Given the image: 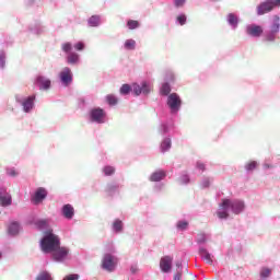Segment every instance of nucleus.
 <instances>
[{"label":"nucleus","mask_w":280,"mask_h":280,"mask_svg":"<svg viewBox=\"0 0 280 280\" xmlns=\"http://www.w3.org/2000/svg\"><path fill=\"white\" fill-rule=\"evenodd\" d=\"M50 253H52V259L54 261H65V259H67V257H69V248L68 247H61L60 245L58 247H56L54 250H51Z\"/></svg>","instance_id":"4"},{"label":"nucleus","mask_w":280,"mask_h":280,"mask_svg":"<svg viewBox=\"0 0 280 280\" xmlns=\"http://www.w3.org/2000/svg\"><path fill=\"white\" fill-rule=\"evenodd\" d=\"M113 229H114V231H116V233H120V231L124 229V223L121 222V220L117 219L113 223Z\"/></svg>","instance_id":"28"},{"label":"nucleus","mask_w":280,"mask_h":280,"mask_svg":"<svg viewBox=\"0 0 280 280\" xmlns=\"http://www.w3.org/2000/svg\"><path fill=\"white\" fill-rule=\"evenodd\" d=\"M167 176V173L165 171H156L150 176L151 183H159L160 180H163Z\"/></svg>","instance_id":"16"},{"label":"nucleus","mask_w":280,"mask_h":280,"mask_svg":"<svg viewBox=\"0 0 280 280\" xmlns=\"http://www.w3.org/2000/svg\"><path fill=\"white\" fill-rule=\"evenodd\" d=\"M203 187H209V182H206V184L203 185Z\"/></svg>","instance_id":"51"},{"label":"nucleus","mask_w":280,"mask_h":280,"mask_svg":"<svg viewBox=\"0 0 280 280\" xmlns=\"http://www.w3.org/2000/svg\"><path fill=\"white\" fill-rule=\"evenodd\" d=\"M37 84L40 90L47 91V89H49L51 86V80L46 79L44 77H38Z\"/></svg>","instance_id":"15"},{"label":"nucleus","mask_w":280,"mask_h":280,"mask_svg":"<svg viewBox=\"0 0 280 280\" xmlns=\"http://www.w3.org/2000/svg\"><path fill=\"white\" fill-rule=\"evenodd\" d=\"M61 213L66 220H73V215H75V209H73V206L67 203L62 207Z\"/></svg>","instance_id":"13"},{"label":"nucleus","mask_w":280,"mask_h":280,"mask_svg":"<svg viewBox=\"0 0 280 280\" xmlns=\"http://www.w3.org/2000/svg\"><path fill=\"white\" fill-rule=\"evenodd\" d=\"M90 27H97L100 25V15H92L89 19Z\"/></svg>","instance_id":"24"},{"label":"nucleus","mask_w":280,"mask_h":280,"mask_svg":"<svg viewBox=\"0 0 280 280\" xmlns=\"http://www.w3.org/2000/svg\"><path fill=\"white\" fill-rule=\"evenodd\" d=\"M67 60H68L69 65H75L78 62V60H80V56L75 52H70L68 55Z\"/></svg>","instance_id":"22"},{"label":"nucleus","mask_w":280,"mask_h":280,"mask_svg":"<svg viewBox=\"0 0 280 280\" xmlns=\"http://www.w3.org/2000/svg\"><path fill=\"white\" fill-rule=\"evenodd\" d=\"M199 255L206 264H209L210 266L213 264V256L205 247L199 248Z\"/></svg>","instance_id":"14"},{"label":"nucleus","mask_w":280,"mask_h":280,"mask_svg":"<svg viewBox=\"0 0 280 280\" xmlns=\"http://www.w3.org/2000/svg\"><path fill=\"white\" fill-rule=\"evenodd\" d=\"M183 279V272H177L175 276H174V280H180Z\"/></svg>","instance_id":"46"},{"label":"nucleus","mask_w":280,"mask_h":280,"mask_svg":"<svg viewBox=\"0 0 280 280\" xmlns=\"http://www.w3.org/2000/svg\"><path fill=\"white\" fill-rule=\"evenodd\" d=\"M59 78L65 86H69L73 82V72L69 67H66L60 71Z\"/></svg>","instance_id":"5"},{"label":"nucleus","mask_w":280,"mask_h":280,"mask_svg":"<svg viewBox=\"0 0 280 280\" xmlns=\"http://www.w3.org/2000/svg\"><path fill=\"white\" fill-rule=\"evenodd\" d=\"M37 224L40 229H45V226H47V221L46 220H40V221L37 222Z\"/></svg>","instance_id":"44"},{"label":"nucleus","mask_w":280,"mask_h":280,"mask_svg":"<svg viewBox=\"0 0 280 280\" xmlns=\"http://www.w3.org/2000/svg\"><path fill=\"white\" fill-rule=\"evenodd\" d=\"M280 30V18L279 15H273V24L271 25V34H278Z\"/></svg>","instance_id":"20"},{"label":"nucleus","mask_w":280,"mask_h":280,"mask_svg":"<svg viewBox=\"0 0 280 280\" xmlns=\"http://www.w3.org/2000/svg\"><path fill=\"white\" fill-rule=\"evenodd\" d=\"M103 173L105 176H113L115 174V167L114 166H105L103 167Z\"/></svg>","instance_id":"31"},{"label":"nucleus","mask_w":280,"mask_h":280,"mask_svg":"<svg viewBox=\"0 0 280 280\" xmlns=\"http://www.w3.org/2000/svg\"><path fill=\"white\" fill-rule=\"evenodd\" d=\"M106 102H107V104H109V106H116V104L119 102V100H117L115 95L108 94L106 96Z\"/></svg>","instance_id":"27"},{"label":"nucleus","mask_w":280,"mask_h":280,"mask_svg":"<svg viewBox=\"0 0 280 280\" xmlns=\"http://www.w3.org/2000/svg\"><path fill=\"white\" fill-rule=\"evenodd\" d=\"M228 22L233 26V27H237V16L233 13H230L228 15Z\"/></svg>","instance_id":"29"},{"label":"nucleus","mask_w":280,"mask_h":280,"mask_svg":"<svg viewBox=\"0 0 280 280\" xmlns=\"http://www.w3.org/2000/svg\"><path fill=\"white\" fill-rule=\"evenodd\" d=\"M0 60H2V61H3V56H0Z\"/></svg>","instance_id":"53"},{"label":"nucleus","mask_w":280,"mask_h":280,"mask_svg":"<svg viewBox=\"0 0 280 280\" xmlns=\"http://www.w3.org/2000/svg\"><path fill=\"white\" fill-rule=\"evenodd\" d=\"M35 280H54L49 271H40Z\"/></svg>","instance_id":"21"},{"label":"nucleus","mask_w":280,"mask_h":280,"mask_svg":"<svg viewBox=\"0 0 280 280\" xmlns=\"http://www.w3.org/2000/svg\"><path fill=\"white\" fill-rule=\"evenodd\" d=\"M177 268H180L182 264L180 262H176Z\"/></svg>","instance_id":"52"},{"label":"nucleus","mask_w":280,"mask_h":280,"mask_svg":"<svg viewBox=\"0 0 280 280\" xmlns=\"http://www.w3.org/2000/svg\"><path fill=\"white\" fill-rule=\"evenodd\" d=\"M245 168L247 170V172H253V170L257 168V162L252 161V162L247 163L245 165Z\"/></svg>","instance_id":"34"},{"label":"nucleus","mask_w":280,"mask_h":280,"mask_svg":"<svg viewBox=\"0 0 280 280\" xmlns=\"http://www.w3.org/2000/svg\"><path fill=\"white\" fill-rule=\"evenodd\" d=\"M140 89L143 95H148V93H150V85H148L147 82H142V85L140 86Z\"/></svg>","instance_id":"35"},{"label":"nucleus","mask_w":280,"mask_h":280,"mask_svg":"<svg viewBox=\"0 0 280 280\" xmlns=\"http://www.w3.org/2000/svg\"><path fill=\"white\" fill-rule=\"evenodd\" d=\"M9 176H18L19 173H16V171L11 170L8 172Z\"/></svg>","instance_id":"48"},{"label":"nucleus","mask_w":280,"mask_h":280,"mask_svg":"<svg viewBox=\"0 0 280 280\" xmlns=\"http://www.w3.org/2000/svg\"><path fill=\"white\" fill-rule=\"evenodd\" d=\"M140 23H139V21H137V20H128L127 21V27L129 28V30H137V28H139L140 27Z\"/></svg>","instance_id":"26"},{"label":"nucleus","mask_w":280,"mask_h":280,"mask_svg":"<svg viewBox=\"0 0 280 280\" xmlns=\"http://www.w3.org/2000/svg\"><path fill=\"white\" fill-rule=\"evenodd\" d=\"M275 8H277L275 0H266L265 2H261L257 7V14L258 16H264V14H268V12H272Z\"/></svg>","instance_id":"3"},{"label":"nucleus","mask_w":280,"mask_h":280,"mask_svg":"<svg viewBox=\"0 0 280 280\" xmlns=\"http://www.w3.org/2000/svg\"><path fill=\"white\" fill-rule=\"evenodd\" d=\"M119 191V184L109 183L105 188V192L107 196H113V194H117Z\"/></svg>","instance_id":"18"},{"label":"nucleus","mask_w":280,"mask_h":280,"mask_svg":"<svg viewBox=\"0 0 280 280\" xmlns=\"http://www.w3.org/2000/svg\"><path fill=\"white\" fill-rule=\"evenodd\" d=\"M170 148H172V140L170 138H166L161 143V150H162V152H167V150H170Z\"/></svg>","instance_id":"23"},{"label":"nucleus","mask_w":280,"mask_h":280,"mask_svg":"<svg viewBox=\"0 0 280 280\" xmlns=\"http://www.w3.org/2000/svg\"><path fill=\"white\" fill-rule=\"evenodd\" d=\"M19 231H21V225H19V222H12L8 228L9 235H19Z\"/></svg>","instance_id":"19"},{"label":"nucleus","mask_w":280,"mask_h":280,"mask_svg":"<svg viewBox=\"0 0 280 280\" xmlns=\"http://www.w3.org/2000/svg\"><path fill=\"white\" fill-rule=\"evenodd\" d=\"M183 5H185V0H175L176 8H183Z\"/></svg>","instance_id":"43"},{"label":"nucleus","mask_w":280,"mask_h":280,"mask_svg":"<svg viewBox=\"0 0 280 280\" xmlns=\"http://www.w3.org/2000/svg\"><path fill=\"white\" fill-rule=\"evenodd\" d=\"M267 40H270V42L275 40V36H268Z\"/></svg>","instance_id":"49"},{"label":"nucleus","mask_w":280,"mask_h":280,"mask_svg":"<svg viewBox=\"0 0 280 280\" xmlns=\"http://www.w3.org/2000/svg\"><path fill=\"white\" fill-rule=\"evenodd\" d=\"M217 215L221 220H224V219L229 218V212L228 211H219V212H217Z\"/></svg>","instance_id":"41"},{"label":"nucleus","mask_w":280,"mask_h":280,"mask_svg":"<svg viewBox=\"0 0 280 280\" xmlns=\"http://www.w3.org/2000/svg\"><path fill=\"white\" fill-rule=\"evenodd\" d=\"M207 242V236L205 233H199L197 235V244H205Z\"/></svg>","instance_id":"36"},{"label":"nucleus","mask_w":280,"mask_h":280,"mask_svg":"<svg viewBox=\"0 0 280 280\" xmlns=\"http://www.w3.org/2000/svg\"><path fill=\"white\" fill-rule=\"evenodd\" d=\"M187 226H189V223L187 221H179L177 223V229H179V231H185Z\"/></svg>","instance_id":"38"},{"label":"nucleus","mask_w":280,"mask_h":280,"mask_svg":"<svg viewBox=\"0 0 280 280\" xmlns=\"http://www.w3.org/2000/svg\"><path fill=\"white\" fill-rule=\"evenodd\" d=\"M102 266L104 270H107V272H113V270H115V266H117V261L113 255L106 254L103 258Z\"/></svg>","instance_id":"6"},{"label":"nucleus","mask_w":280,"mask_h":280,"mask_svg":"<svg viewBox=\"0 0 280 280\" xmlns=\"http://www.w3.org/2000/svg\"><path fill=\"white\" fill-rule=\"evenodd\" d=\"M161 95L167 96L170 93H172V88L170 86V83H164L160 90Z\"/></svg>","instance_id":"25"},{"label":"nucleus","mask_w":280,"mask_h":280,"mask_svg":"<svg viewBox=\"0 0 280 280\" xmlns=\"http://www.w3.org/2000/svg\"><path fill=\"white\" fill-rule=\"evenodd\" d=\"M60 246V237L58 235L47 232L40 241V248L43 253H51Z\"/></svg>","instance_id":"1"},{"label":"nucleus","mask_w":280,"mask_h":280,"mask_svg":"<svg viewBox=\"0 0 280 280\" xmlns=\"http://www.w3.org/2000/svg\"><path fill=\"white\" fill-rule=\"evenodd\" d=\"M270 275H272V271L268 268H262L260 271L261 279H268V277H270Z\"/></svg>","instance_id":"32"},{"label":"nucleus","mask_w":280,"mask_h":280,"mask_svg":"<svg viewBox=\"0 0 280 280\" xmlns=\"http://www.w3.org/2000/svg\"><path fill=\"white\" fill-rule=\"evenodd\" d=\"M61 49H62V51H65L66 54H69V51H71V49H72L71 43H65V44H62Z\"/></svg>","instance_id":"40"},{"label":"nucleus","mask_w":280,"mask_h":280,"mask_svg":"<svg viewBox=\"0 0 280 280\" xmlns=\"http://www.w3.org/2000/svg\"><path fill=\"white\" fill-rule=\"evenodd\" d=\"M12 205V195L0 188V206L10 207Z\"/></svg>","instance_id":"12"},{"label":"nucleus","mask_w":280,"mask_h":280,"mask_svg":"<svg viewBox=\"0 0 280 280\" xmlns=\"http://www.w3.org/2000/svg\"><path fill=\"white\" fill-rule=\"evenodd\" d=\"M0 258H1V252H0Z\"/></svg>","instance_id":"54"},{"label":"nucleus","mask_w":280,"mask_h":280,"mask_svg":"<svg viewBox=\"0 0 280 280\" xmlns=\"http://www.w3.org/2000/svg\"><path fill=\"white\" fill-rule=\"evenodd\" d=\"M131 89H132L135 95H137V96L141 95V85L133 83Z\"/></svg>","instance_id":"37"},{"label":"nucleus","mask_w":280,"mask_h":280,"mask_svg":"<svg viewBox=\"0 0 280 280\" xmlns=\"http://www.w3.org/2000/svg\"><path fill=\"white\" fill-rule=\"evenodd\" d=\"M177 22L179 23V25H185L187 23V15H185V14L178 15Z\"/></svg>","instance_id":"39"},{"label":"nucleus","mask_w":280,"mask_h":280,"mask_svg":"<svg viewBox=\"0 0 280 280\" xmlns=\"http://www.w3.org/2000/svg\"><path fill=\"white\" fill-rule=\"evenodd\" d=\"M180 183H182V184H187V183H189V176H188V175H184V176L182 177V179H180Z\"/></svg>","instance_id":"45"},{"label":"nucleus","mask_w":280,"mask_h":280,"mask_svg":"<svg viewBox=\"0 0 280 280\" xmlns=\"http://www.w3.org/2000/svg\"><path fill=\"white\" fill-rule=\"evenodd\" d=\"M197 167L198 170H200L201 172H205V165L202 163H197Z\"/></svg>","instance_id":"47"},{"label":"nucleus","mask_w":280,"mask_h":280,"mask_svg":"<svg viewBox=\"0 0 280 280\" xmlns=\"http://www.w3.org/2000/svg\"><path fill=\"white\" fill-rule=\"evenodd\" d=\"M92 121H96V124H104L105 113L102 108H94L90 113Z\"/></svg>","instance_id":"9"},{"label":"nucleus","mask_w":280,"mask_h":280,"mask_svg":"<svg viewBox=\"0 0 280 280\" xmlns=\"http://www.w3.org/2000/svg\"><path fill=\"white\" fill-rule=\"evenodd\" d=\"M46 198L47 189L39 187L32 197V202H34V205H40V202L44 201Z\"/></svg>","instance_id":"8"},{"label":"nucleus","mask_w":280,"mask_h":280,"mask_svg":"<svg viewBox=\"0 0 280 280\" xmlns=\"http://www.w3.org/2000/svg\"><path fill=\"white\" fill-rule=\"evenodd\" d=\"M132 91V88L129 84H122L120 88V94L121 95H128Z\"/></svg>","instance_id":"30"},{"label":"nucleus","mask_w":280,"mask_h":280,"mask_svg":"<svg viewBox=\"0 0 280 280\" xmlns=\"http://www.w3.org/2000/svg\"><path fill=\"white\" fill-rule=\"evenodd\" d=\"M220 207L224 211H226L228 209H232L233 213L237 215L238 213H242L244 211V201H232L231 199H222Z\"/></svg>","instance_id":"2"},{"label":"nucleus","mask_w":280,"mask_h":280,"mask_svg":"<svg viewBox=\"0 0 280 280\" xmlns=\"http://www.w3.org/2000/svg\"><path fill=\"white\" fill-rule=\"evenodd\" d=\"M74 49H77V51H82L84 49V43L79 42L74 45Z\"/></svg>","instance_id":"42"},{"label":"nucleus","mask_w":280,"mask_h":280,"mask_svg":"<svg viewBox=\"0 0 280 280\" xmlns=\"http://www.w3.org/2000/svg\"><path fill=\"white\" fill-rule=\"evenodd\" d=\"M273 3H276V7L280 5V0H275Z\"/></svg>","instance_id":"50"},{"label":"nucleus","mask_w":280,"mask_h":280,"mask_svg":"<svg viewBox=\"0 0 280 280\" xmlns=\"http://www.w3.org/2000/svg\"><path fill=\"white\" fill-rule=\"evenodd\" d=\"M136 45H137V42H135V39H127L125 42V47L127 49H135Z\"/></svg>","instance_id":"33"},{"label":"nucleus","mask_w":280,"mask_h":280,"mask_svg":"<svg viewBox=\"0 0 280 280\" xmlns=\"http://www.w3.org/2000/svg\"><path fill=\"white\" fill-rule=\"evenodd\" d=\"M172 261H174V258L171 256H164L160 260V268L162 272H170L172 270Z\"/></svg>","instance_id":"10"},{"label":"nucleus","mask_w":280,"mask_h":280,"mask_svg":"<svg viewBox=\"0 0 280 280\" xmlns=\"http://www.w3.org/2000/svg\"><path fill=\"white\" fill-rule=\"evenodd\" d=\"M247 34L248 36H254L255 38H259V36L264 34V28L259 25L252 24L247 26Z\"/></svg>","instance_id":"11"},{"label":"nucleus","mask_w":280,"mask_h":280,"mask_svg":"<svg viewBox=\"0 0 280 280\" xmlns=\"http://www.w3.org/2000/svg\"><path fill=\"white\" fill-rule=\"evenodd\" d=\"M180 96H178V94L176 93H172L171 95H168L167 97V105L171 108L172 112H177L180 108Z\"/></svg>","instance_id":"7"},{"label":"nucleus","mask_w":280,"mask_h":280,"mask_svg":"<svg viewBox=\"0 0 280 280\" xmlns=\"http://www.w3.org/2000/svg\"><path fill=\"white\" fill-rule=\"evenodd\" d=\"M34 100H36V96H28L23 103L24 113H30L32 108H34Z\"/></svg>","instance_id":"17"}]
</instances>
